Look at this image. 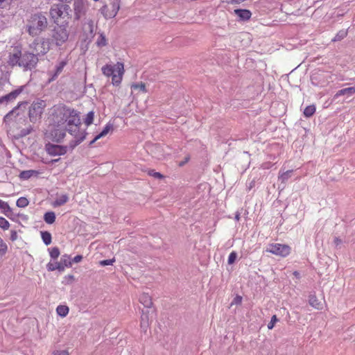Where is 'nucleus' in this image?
Wrapping results in <instances>:
<instances>
[{"mask_svg":"<svg viewBox=\"0 0 355 355\" xmlns=\"http://www.w3.org/2000/svg\"><path fill=\"white\" fill-rule=\"evenodd\" d=\"M59 160V159H52L50 162L51 163H53V162H56Z\"/></svg>","mask_w":355,"mask_h":355,"instance_id":"49","label":"nucleus"},{"mask_svg":"<svg viewBox=\"0 0 355 355\" xmlns=\"http://www.w3.org/2000/svg\"><path fill=\"white\" fill-rule=\"evenodd\" d=\"M28 200L25 197L19 198L16 202V205L18 207L24 208L28 205Z\"/></svg>","mask_w":355,"mask_h":355,"instance_id":"32","label":"nucleus"},{"mask_svg":"<svg viewBox=\"0 0 355 355\" xmlns=\"http://www.w3.org/2000/svg\"><path fill=\"white\" fill-rule=\"evenodd\" d=\"M139 302L147 308L153 306L152 298L148 293H142L139 297Z\"/></svg>","mask_w":355,"mask_h":355,"instance_id":"14","label":"nucleus"},{"mask_svg":"<svg viewBox=\"0 0 355 355\" xmlns=\"http://www.w3.org/2000/svg\"><path fill=\"white\" fill-rule=\"evenodd\" d=\"M0 209L2 211V213L5 215H7L8 212L11 211V209L9 205L0 199Z\"/></svg>","mask_w":355,"mask_h":355,"instance_id":"30","label":"nucleus"},{"mask_svg":"<svg viewBox=\"0 0 355 355\" xmlns=\"http://www.w3.org/2000/svg\"><path fill=\"white\" fill-rule=\"evenodd\" d=\"M242 302V297L240 296V295H237L234 299V301L232 302V304H240Z\"/></svg>","mask_w":355,"mask_h":355,"instance_id":"44","label":"nucleus"},{"mask_svg":"<svg viewBox=\"0 0 355 355\" xmlns=\"http://www.w3.org/2000/svg\"><path fill=\"white\" fill-rule=\"evenodd\" d=\"M278 321L276 315L272 316L270 322L268 324V329H272L275 327V323Z\"/></svg>","mask_w":355,"mask_h":355,"instance_id":"37","label":"nucleus"},{"mask_svg":"<svg viewBox=\"0 0 355 355\" xmlns=\"http://www.w3.org/2000/svg\"><path fill=\"white\" fill-rule=\"evenodd\" d=\"M64 135H65V134H64V132H62V135H61L59 137H60V139H62V138L64 137Z\"/></svg>","mask_w":355,"mask_h":355,"instance_id":"50","label":"nucleus"},{"mask_svg":"<svg viewBox=\"0 0 355 355\" xmlns=\"http://www.w3.org/2000/svg\"><path fill=\"white\" fill-rule=\"evenodd\" d=\"M53 355H69L67 350H56L53 352Z\"/></svg>","mask_w":355,"mask_h":355,"instance_id":"41","label":"nucleus"},{"mask_svg":"<svg viewBox=\"0 0 355 355\" xmlns=\"http://www.w3.org/2000/svg\"><path fill=\"white\" fill-rule=\"evenodd\" d=\"M120 8L119 3L118 2H112L110 6L105 5L101 8V13L107 19H111L114 17Z\"/></svg>","mask_w":355,"mask_h":355,"instance_id":"9","label":"nucleus"},{"mask_svg":"<svg viewBox=\"0 0 355 355\" xmlns=\"http://www.w3.org/2000/svg\"><path fill=\"white\" fill-rule=\"evenodd\" d=\"M82 259H83V256L82 255H76L73 259V261L75 262V263H78V262L81 261Z\"/></svg>","mask_w":355,"mask_h":355,"instance_id":"46","label":"nucleus"},{"mask_svg":"<svg viewBox=\"0 0 355 355\" xmlns=\"http://www.w3.org/2000/svg\"><path fill=\"white\" fill-rule=\"evenodd\" d=\"M114 261H115L114 259H105V260L101 261L100 265L103 266L112 265Z\"/></svg>","mask_w":355,"mask_h":355,"instance_id":"40","label":"nucleus"},{"mask_svg":"<svg viewBox=\"0 0 355 355\" xmlns=\"http://www.w3.org/2000/svg\"><path fill=\"white\" fill-rule=\"evenodd\" d=\"M69 200V198L67 196V195L64 194V195H62L61 196H60L58 198H57L55 200V202H54V205L55 206H61L64 204H65Z\"/></svg>","mask_w":355,"mask_h":355,"instance_id":"29","label":"nucleus"},{"mask_svg":"<svg viewBox=\"0 0 355 355\" xmlns=\"http://www.w3.org/2000/svg\"><path fill=\"white\" fill-rule=\"evenodd\" d=\"M62 2L71 3L73 0H60Z\"/></svg>","mask_w":355,"mask_h":355,"instance_id":"48","label":"nucleus"},{"mask_svg":"<svg viewBox=\"0 0 355 355\" xmlns=\"http://www.w3.org/2000/svg\"><path fill=\"white\" fill-rule=\"evenodd\" d=\"M112 125L110 123H107L103 130L100 132L98 135H97L92 141H91L90 144H93L95 141L98 140L99 139L105 137L112 130Z\"/></svg>","mask_w":355,"mask_h":355,"instance_id":"13","label":"nucleus"},{"mask_svg":"<svg viewBox=\"0 0 355 355\" xmlns=\"http://www.w3.org/2000/svg\"><path fill=\"white\" fill-rule=\"evenodd\" d=\"M148 174L150 175V176H153L155 178H157V179H162L164 178V175H162L159 172H155L153 170L152 171H150L148 172Z\"/></svg>","mask_w":355,"mask_h":355,"instance_id":"39","label":"nucleus"},{"mask_svg":"<svg viewBox=\"0 0 355 355\" xmlns=\"http://www.w3.org/2000/svg\"><path fill=\"white\" fill-rule=\"evenodd\" d=\"M21 105H22V103H19V104H18V105H17L16 107H15L12 110H11L10 112H9L7 114L6 117H9V116H10L11 115H12V114H14L15 111L16 110H17V109H18V108H19Z\"/></svg>","mask_w":355,"mask_h":355,"instance_id":"45","label":"nucleus"},{"mask_svg":"<svg viewBox=\"0 0 355 355\" xmlns=\"http://www.w3.org/2000/svg\"><path fill=\"white\" fill-rule=\"evenodd\" d=\"M39 62V58L34 53L28 51L21 52L19 47L15 48L12 53L8 56V63L11 67L19 66L24 71L35 69Z\"/></svg>","mask_w":355,"mask_h":355,"instance_id":"2","label":"nucleus"},{"mask_svg":"<svg viewBox=\"0 0 355 355\" xmlns=\"http://www.w3.org/2000/svg\"><path fill=\"white\" fill-rule=\"evenodd\" d=\"M131 89H134V90L139 89V90H140L141 92H142L144 93H146L147 92L146 84L144 83H143V82L133 83L131 85Z\"/></svg>","mask_w":355,"mask_h":355,"instance_id":"24","label":"nucleus"},{"mask_svg":"<svg viewBox=\"0 0 355 355\" xmlns=\"http://www.w3.org/2000/svg\"><path fill=\"white\" fill-rule=\"evenodd\" d=\"M41 236L43 242L46 245H49L51 243L52 237L51 234L49 232H41Z\"/></svg>","mask_w":355,"mask_h":355,"instance_id":"27","label":"nucleus"},{"mask_svg":"<svg viewBox=\"0 0 355 355\" xmlns=\"http://www.w3.org/2000/svg\"><path fill=\"white\" fill-rule=\"evenodd\" d=\"M102 73L106 77H112V83L119 86L125 73L124 64L123 62H117L115 64H105L101 69Z\"/></svg>","mask_w":355,"mask_h":355,"instance_id":"3","label":"nucleus"},{"mask_svg":"<svg viewBox=\"0 0 355 355\" xmlns=\"http://www.w3.org/2000/svg\"><path fill=\"white\" fill-rule=\"evenodd\" d=\"M96 44L99 47H102V46H105L107 45V40L105 38V37L103 35H101L97 41H96Z\"/></svg>","mask_w":355,"mask_h":355,"instance_id":"33","label":"nucleus"},{"mask_svg":"<svg viewBox=\"0 0 355 355\" xmlns=\"http://www.w3.org/2000/svg\"><path fill=\"white\" fill-rule=\"evenodd\" d=\"M44 220L47 224H53L55 220V214L53 211H48L44 214Z\"/></svg>","mask_w":355,"mask_h":355,"instance_id":"22","label":"nucleus"},{"mask_svg":"<svg viewBox=\"0 0 355 355\" xmlns=\"http://www.w3.org/2000/svg\"><path fill=\"white\" fill-rule=\"evenodd\" d=\"M69 309L65 305H59L56 309L57 313L61 317H65L69 313Z\"/></svg>","mask_w":355,"mask_h":355,"instance_id":"23","label":"nucleus"},{"mask_svg":"<svg viewBox=\"0 0 355 355\" xmlns=\"http://www.w3.org/2000/svg\"><path fill=\"white\" fill-rule=\"evenodd\" d=\"M292 173L293 170H288L286 172H283L279 173L278 178L282 183H284L291 178Z\"/></svg>","mask_w":355,"mask_h":355,"instance_id":"26","label":"nucleus"},{"mask_svg":"<svg viewBox=\"0 0 355 355\" xmlns=\"http://www.w3.org/2000/svg\"><path fill=\"white\" fill-rule=\"evenodd\" d=\"M68 36L67 31L65 28L58 27L55 30L53 37L57 45H62L67 40Z\"/></svg>","mask_w":355,"mask_h":355,"instance_id":"11","label":"nucleus"},{"mask_svg":"<svg viewBox=\"0 0 355 355\" xmlns=\"http://www.w3.org/2000/svg\"><path fill=\"white\" fill-rule=\"evenodd\" d=\"M66 65V62L64 61H62L59 63V64L56 67L55 71L53 73V74L51 76V78H49V82H51L55 80L58 75L62 71L64 66Z\"/></svg>","mask_w":355,"mask_h":355,"instance_id":"17","label":"nucleus"},{"mask_svg":"<svg viewBox=\"0 0 355 355\" xmlns=\"http://www.w3.org/2000/svg\"><path fill=\"white\" fill-rule=\"evenodd\" d=\"M21 93V90L16 89L8 94L3 96L1 99V101H11L14 100L17 98V96Z\"/></svg>","mask_w":355,"mask_h":355,"instance_id":"21","label":"nucleus"},{"mask_svg":"<svg viewBox=\"0 0 355 355\" xmlns=\"http://www.w3.org/2000/svg\"><path fill=\"white\" fill-rule=\"evenodd\" d=\"M8 246L3 240L0 237V254H5L7 252Z\"/></svg>","mask_w":355,"mask_h":355,"instance_id":"35","label":"nucleus"},{"mask_svg":"<svg viewBox=\"0 0 355 355\" xmlns=\"http://www.w3.org/2000/svg\"><path fill=\"white\" fill-rule=\"evenodd\" d=\"M316 111V107L315 105H310L305 107L304 110L303 114L305 117L309 118L312 116Z\"/></svg>","mask_w":355,"mask_h":355,"instance_id":"20","label":"nucleus"},{"mask_svg":"<svg viewBox=\"0 0 355 355\" xmlns=\"http://www.w3.org/2000/svg\"><path fill=\"white\" fill-rule=\"evenodd\" d=\"M270 163H266V164H263V168H270Z\"/></svg>","mask_w":355,"mask_h":355,"instance_id":"47","label":"nucleus"},{"mask_svg":"<svg viewBox=\"0 0 355 355\" xmlns=\"http://www.w3.org/2000/svg\"><path fill=\"white\" fill-rule=\"evenodd\" d=\"M46 105V102L43 100L39 99L34 101L29 108L28 115L30 120L35 121L40 119Z\"/></svg>","mask_w":355,"mask_h":355,"instance_id":"7","label":"nucleus"},{"mask_svg":"<svg viewBox=\"0 0 355 355\" xmlns=\"http://www.w3.org/2000/svg\"><path fill=\"white\" fill-rule=\"evenodd\" d=\"M17 232L15 230H11L10 232V240L15 241L17 239Z\"/></svg>","mask_w":355,"mask_h":355,"instance_id":"42","label":"nucleus"},{"mask_svg":"<svg viewBox=\"0 0 355 355\" xmlns=\"http://www.w3.org/2000/svg\"><path fill=\"white\" fill-rule=\"evenodd\" d=\"M40 173L39 171H35V170L23 171L20 173L19 178L21 179L28 180L30 178H31L32 176H33V175L36 176V175H39Z\"/></svg>","mask_w":355,"mask_h":355,"instance_id":"16","label":"nucleus"},{"mask_svg":"<svg viewBox=\"0 0 355 355\" xmlns=\"http://www.w3.org/2000/svg\"><path fill=\"white\" fill-rule=\"evenodd\" d=\"M60 265L63 267V271L64 270L66 267L71 266V261L70 256L68 254H64L62 256L60 261Z\"/></svg>","mask_w":355,"mask_h":355,"instance_id":"19","label":"nucleus"},{"mask_svg":"<svg viewBox=\"0 0 355 355\" xmlns=\"http://www.w3.org/2000/svg\"><path fill=\"white\" fill-rule=\"evenodd\" d=\"M47 26V19L42 13L33 15L28 24L27 31L29 35L36 36L40 35Z\"/></svg>","mask_w":355,"mask_h":355,"instance_id":"4","label":"nucleus"},{"mask_svg":"<svg viewBox=\"0 0 355 355\" xmlns=\"http://www.w3.org/2000/svg\"><path fill=\"white\" fill-rule=\"evenodd\" d=\"M343 241L342 240L338 237H335L334 239V244L336 247H338L342 244Z\"/></svg>","mask_w":355,"mask_h":355,"instance_id":"43","label":"nucleus"},{"mask_svg":"<svg viewBox=\"0 0 355 355\" xmlns=\"http://www.w3.org/2000/svg\"><path fill=\"white\" fill-rule=\"evenodd\" d=\"M69 6L63 4H55L50 10V15L55 23L58 24L61 19L68 17L67 10Z\"/></svg>","mask_w":355,"mask_h":355,"instance_id":"6","label":"nucleus"},{"mask_svg":"<svg viewBox=\"0 0 355 355\" xmlns=\"http://www.w3.org/2000/svg\"><path fill=\"white\" fill-rule=\"evenodd\" d=\"M31 48L37 57L44 55L50 50V41L47 39H37L32 43Z\"/></svg>","mask_w":355,"mask_h":355,"instance_id":"8","label":"nucleus"},{"mask_svg":"<svg viewBox=\"0 0 355 355\" xmlns=\"http://www.w3.org/2000/svg\"><path fill=\"white\" fill-rule=\"evenodd\" d=\"M234 12L242 20H248L252 15L251 12L245 9H236L234 10Z\"/></svg>","mask_w":355,"mask_h":355,"instance_id":"15","label":"nucleus"},{"mask_svg":"<svg viewBox=\"0 0 355 355\" xmlns=\"http://www.w3.org/2000/svg\"><path fill=\"white\" fill-rule=\"evenodd\" d=\"M0 227L4 230H8L10 227L9 222L1 216H0Z\"/></svg>","mask_w":355,"mask_h":355,"instance_id":"34","label":"nucleus"},{"mask_svg":"<svg viewBox=\"0 0 355 355\" xmlns=\"http://www.w3.org/2000/svg\"><path fill=\"white\" fill-rule=\"evenodd\" d=\"M183 164H184V162H182V163L179 164V166H182Z\"/></svg>","mask_w":355,"mask_h":355,"instance_id":"51","label":"nucleus"},{"mask_svg":"<svg viewBox=\"0 0 355 355\" xmlns=\"http://www.w3.org/2000/svg\"><path fill=\"white\" fill-rule=\"evenodd\" d=\"M49 251L50 257L53 259H56L60 254V250L58 247L49 248Z\"/></svg>","mask_w":355,"mask_h":355,"instance_id":"31","label":"nucleus"},{"mask_svg":"<svg viewBox=\"0 0 355 355\" xmlns=\"http://www.w3.org/2000/svg\"><path fill=\"white\" fill-rule=\"evenodd\" d=\"M309 304L314 309L317 310H321L323 308L322 303L321 301L316 297L315 295H311L309 297Z\"/></svg>","mask_w":355,"mask_h":355,"instance_id":"12","label":"nucleus"},{"mask_svg":"<svg viewBox=\"0 0 355 355\" xmlns=\"http://www.w3.org/2000/svg\"><path fill=\"white\" fill-rule=\"evenodd\" d=\"M266 252L280 257H286L290 254L291 248L286 244L272 243L268 244L266 249Z\"/></svg>","mask_w":355,"mask_h":355,"instance_id":"5","label":"nucleus"},{"mask_svg":"<svg viewBox=\"0 0 355 355\" xmlns=\"http://www.w3.org/2000/svg\"><path fill=\"white\" fill-rule=\"evenodd\" d=\"M94 119V112L93 111H91L88 112L84 119V123L87 126L90 125L92 124Z\"/></svg>","mask_w":355,"mask_h":355,"instance_id":"28","label":"nucleus"},{"mask_svg":"<svg viewBox=\"0 0 355 355\" xmlns=\"http://www.w3.org/2000/svg\"><path fill=\"white\" fill-rule=\"evenodd\" d=\"M53 120L58 126L66 125L67 130L74 136L78 142L85 139V130H80L79 112L63 104L55 105L53 108Z\"/></svg>","mask_w":355,"mask_h":355,"instance_id":"1","label":"nucleus"},{"mask_svg":"<svg viewBox=\"0 0 355 355\" xmlns=\"http://www.w3.org/2000/svg\"><path fill=\"white\" fill-rule=\"evenodd\" d=\"M46 268L49 271H54L55 270L63 271V267L60 265V261L48 263L46 265Z\"/></svg>","mask_w":355,"mask_h":355,"instance_id":"18","label":"nucleus"},{"mask_svg":"<svg viewBox=\"0 0 355 355\" xmlns=\"http://www.w3.org/2000/svg\"><path fill=\"white\" fill-rule=\"evenodd\" d=\"M355 93V87H347L343 89L339 90L336 94V96H340L345 94H353Z\"/></svg>","mask_w":355,"mask_h":355,"instance_id":"25","label":"nucleus"},{"mask_svg":"<svg viewBox=\"0 0 355 355\" xmlns=\"http://www.w3.org/2000/svg\"><path fill=\"white\" fill-rule=\"evenodd\" d=\"M47 153L51 156L63 155L67 151V147L64 146L47 144L45 146Z\"/></svg>","mask_w":355,"mask_h":355,"instance_id":"10","label":"nucleus"},{"mask_svg":"<svg viewBox=\"0 0 355 355\" xmlns=\"http://www.w3.org/2000/svg\"><path fill=\"white\" fill-rule=\"evenodd\" d=\"M141 327H147L148 326V318L146 315L142 314L141 318Z\"/></svg>","mask_w":355,"mask_h":355,"instance_id":"38","label":"nucleus"},{"mask_svg":"<svg viewBox=\"0 0 355 355\" xmlns=\"http://www.w3.org/2000/svg\"><path fill=\"white\" fill-rule=\"evenodd\" d=\"M236 257H237L236 252L234 251L232 252L228 257V259H227L228 264H230V265L233 264L235 262Z\"/></svg>","mask_w":355,"mask_h":355,"instance_id":"36","label":"nucleus"}]
</instances>
